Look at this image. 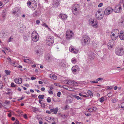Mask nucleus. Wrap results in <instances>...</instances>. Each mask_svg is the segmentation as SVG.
<instances>
[{"instance_id": "nucleus-29", "label": "nucleus", "mask_w": 124, "mask_h": 124, "mask_svg": "<svg viewBox=\"0 0 124 124\" xmlns=\"http://www.w3.org/2000/svg\"><path fill=\"white\" fill-rule=\"evenodd\" d=\"M10 90L9 89H7V91H8L7 93H6L8 95H11L12 94V92H9V91Z\"/></svg>"}, {"instance_id": "nucleus-9", "label": "nucleus", "mask_w": 124, "mask_h": 124, "mask_svg": "<svg viewBox=\"0 0 124 124\" xmlns=\"http://www.w3.org/2000/svg\"><path fill=\"white\" fill-rule=\"evenodd\" d=\"M101 12L100 10H98L95 14L96 17L98 20H101L103 17V15L101 14Z\"/></svg>"}, {"instance_id": "nucleus-63", "label": "nucleus", "mask_w": 124, "mask_h": 124, "mask_svg": "<svg viewBox=\"0 0 124 124\" xmlns=\"http://www.w3.org/2000/svg\"><path fill=\"white\" fill-rule=\"evenodd\" d=\"M7 10L5 9L2 12V13H7Z\"/></svg>"}, {"instance_id": "nucleus-18", "label": "nucleus", "mask_w": 124, "mask_h": 124, "mask_svg": "<svg viewBox=\"0 0 124 124\" xmlns=\"http://www.w3.org/2000/svg\"><path fill=\"white\" fill-rule=\"evenodd\" d=\"M60 1L58 0H54L53 1V5H55L56 6H58L59 4V2Z\"/></svg>"}, {"instance_id": "nucleus-44", "label": "nucleus", "mask_w": 124, "mask_h": 124, "mask_svg": "<svg viewBox=\"0 0 124 124\" xmlns=\"http://www.w3.org/2000/svg\"><path fill=\"white\" fill-rule=\"evenodd\" d=\"M42 25L45 26L46 27L48 28V26L44 23H42Z\"/></svg>"}, {"instance_id": "nucleus-5", "label": "nucleus", "mask_w": 124, "mask_h": 124, "mask_svg": "<svg viewBox=\"0 0 124 124\" xmlns=\"http://www.w3.org/2000/svg\"><path fill=\"white\" fill-rule=\"evenodd\" d=\"M115 42L113 40H110L108 44V48L110 50H112L113 49V47L114 46Z\"/></svg>"}, {"instance_id": "nucleus-36", "label": "nucleus", "mask_w": 124, "mask_h": 124, "mask_svg": "<svg viewBox=\"0 0 124 124\" xmlns=\"http://www.w3.org/2000/svg\"><path fill=\"white\" fill-rule=\"evenodd\" d=\"M78 83L76 82L73 80V84L75 86H78Z\"/></svg>"}, {"instance_id": "nucleus-22", "label": "nucleus", "mask_w": 124, "mask_h": 124, "mask_svg": "<svg viewBox=\"0 0 124 124\" xmlns=\"http://www.w3.org/2000/svg\"><path fill=\"white\" fill-rule=\"evenodd\" d=\"M78 66H73L71 69L72 71L73 72H76L77 71L76 68Z\"/></svg>"}, {"instance_id": "nucleus-62", "label": "nucleus", "mask_w": 124, "mask_h": 124, "mask_svg": "<svg viewBox=\"0 0 124 124\" xmlns=\"http://www.w3.org/2000/svg\"><path fill=\"white\" fill-rule=\"evenodd\" d=\"M62 87L63 88H65L67 90L68 89V88L67 87L66 85H63L62 86Z\"/></svg>"}, {"instance_id": "nucleus-51", "label": "nucleus", "mask_w": 124, "mask_h": 124, "mask_svg": "<svg viewBox=\"0 0 124 124\" xmlns=\"http://www.w3.org/2000/svg\"><path fill=\"white\" fill-rule=\"evenodd\" d=\"M96 80L97 81H98L101 80H103V79L102 78H98Z\"/></svg>"}, {"instance_id": "nucleus-41", "label": "nucleus", "mask_w": 124, "mask_h": 124, "mask_svg": "<svg viewBox=\"0 0 124 124\" xmlns=\"http://www.w3.org/2000/svg\"><path fill=\"white\" fill-rule=\"evenodd\" d=\"M112 102L113 103H115L116 102L117 100L116 99L114 98L112 99L111 100Z\"/></svg>"}, {"instance_id": "nucleus-3", "label": "nucleus", "mask_w": 124, "mask_h": 124, "mask_svg": "<svg viewBox=\"0 0 124 124\" xmlns=\"http://www.w3.org/2000/svg\"><path fill=\"white\" fill-rule=\"evenodd\" d=\"M115 53L116 54L122 56L124 54V51L122 47H117L116 48Z\"/></svg>"}, {"instance_id": "nucleus-1", "label": "nucleus", "mask_w": 124, "mask_h": 124, "mask_svg": "<svg viewBox=\"0 0 124 124\" xmlns=\"http://www.w3.org/2000/svg\"><path fill=\"white\" fill-rule=\"evenodd\" d=\"M90 38L86 35H84L81 39L82 45L84 46L87 45L90 43Z\"/></svg>"}, {"instance_id": "nucleus-49", "label": "nucleus", "mask_w": 124, "mask_h": 124, "mask_svg": "<svg viewBox=\"0 0 124 124\" xmlns=\"http://www.w3.org/2000/svg\"><path fill=\"white\" fill-rule=\"evenodd\" d=\"M103 5V3H100L98 5V7L99 8L101 7Z\"/></svg>"}, {"instance_id": "nucleus-19", "label": "nucleus", "mask_w": 124, "mask_h": 124, "mask_svg": "<svg viewBox=\"0 0 124 124\" xmlns=\"http://www.w3.org/2000/svg\"><path fill=\"white\" fill-rule=\"evenodd\" d=\"M119 38L120 39L122 40H124V35L123 33L120 32Z\"/></svg>"}, {"instance_id": "nucleus-60", "label": "nucleus", "mask_w": 124, "mask_h": 124, "mask_svg": "<svg viewBox=\"0 0 124 124\" xmlns=\"http://www.w3.org/2000/svg\"><path fill=\"white\" fill-rule=\"evenodd\" d=\"M112 87L110 86H108L107 87V88L106 89H112Z\"/></svg>"}, {"instance_id": "nucleus-28", "label": "nucleus", "mask_w": 124, "mask_h": 124, "mask_svg": "<svg viewBox=\"0 0 124 124\" xmlns=\"http://www.w3.org/2000/svg\"><path fill=\"white\" fill-rule=\"evenodd\" d=\"M73 97L77 98V100H81L82 99V98L79 97L78 96L76 95H74Z\"/></svg>"}, {"instance_id": "nucleus-47", "label": "nucleus", "mask_w": 124, "mask_h": 124, "mask_svg": "<svg viewBox=\"0 0 124 124\" xmlns=\"http://www.w3.org/2000/svg\"><path fill=\"white\" fill-rule=\"evenodd\" d=\"M112 34V35H111V38L114 39V37H115V34L114 32Z\"/></svg>"}, {"instance_id": "nucleus-56", "label": "nucleus", "mask_w": 124, "mask_h": 124, "mask_svg": "<svg viewBox=\"0 0 124 124\" xmlns=\"http://www.w3.org/2000/svg\"><path fill=\"white\" fill-rule=\"evenodd\" d=\"M23 61H24V62H25L28 63H30V62L29 61H27V59H24Z\"/></svg>"}, {"instance_id": "nucleus-59", "label": "nucleus", "mask_w": 124, "mask_h": 124, "mask_svg": "<svg viewBox=\"0 0 124 124\" xmlns=\"http://www.w3.org/2000/svg\"><path fill=\"white\" fill-rule=\"evenodd\" d=\"M37 96V95L36 94H32V97L34 98H36Z\"/></svg>"}, {"instance_id": "nucleus-31", "label": "nucleus", "mask_w": 124, "mask_h": 124, "mask_svg": "<svg viewBox=\"0 0 124 124\" xmlns=\"http://www.w3.org/2000/svg\"><path fill=\"white\" fill-rule=\"evenodd\" d=\"M69 49L70 51L72 52H73L75 49L74 48H72L71 47H70L69 48Z\"/></svg>"}, {"instance_id": "nucleus-14", "label": "nucleus", "mask_w": 124, "mask_h": 124, "mask_svg": "<svg viewBox=\"0 0 124 124\" xmlns=\"http://www.w3.org/2000/svg\"><path fill=\"white\" fill-rule=\"evenodd\" d=\"M59 17L63 20H65L67 18V15L63 14H61Z\"/></svg>"}, {"instance_id": "nucleus-57", "label": "nucleus", "mask_w": 124, "mask_h": 124, "mask_svg": "<svg viewBox=\"0 0 124 124\" xmlns=\"http://www.w3.org/2000/svg\"><path fill=\"white\" fill-rule=\"evenodd\" d=\"M31 78L32 80H35L36 79V78L35 77H31Z\"/></svg>"}, {"instance_id": "nucleus-54", "label": "nucleus", "mask_w": 124, "mask_h": 124, "mask_svg": "<svg viewBox=\"0 0 124 124\" xmlns=\"http://www.w3.org/2000/svg\"><path fill=\"white\" fill-rule=\"evenodd\" d=\"M48 93L50 94H53V91L51 90H49L48 91Z\"/></svg>"}, {"instance_id": "nucleus-12", "label": "nucleus", "mask_w": 124, "mask_h": 124, "mask_svg": "<svg viewBox=\"0 0 124 124\" xmlns=\"http://www.w3.org/2000/svg\"><path fill=\"white\" fill-rule=\"evenodd\" d=\"M99 44L98 42L95 40H93L92 43V46L94 48H96L99 46Z\"/></svg>"}, {"instance_id": "nucleus-64", "label": "nucleus", "mask_w": 124, "mask_h": 124, "mask_svg": "<svg viewBox=\"0 0 124 124\" xmlns=\"http://www.w3.org/2000/svg\"><path fill=\"white\" fill-rule=\"evenodd\" d=\"M41 106L43 107H44L45 106V104L44 103H42V104H41Z\"/></svg>"}, {"instance_id": "nucleus-45", "label": "nucleus", "mask_w": 124, "mask_h": 124, "mask_svg": "<svg viewBox=\"0 0 124 124\" xmlns=\"http://www.w3.org/2000/svg\"><path fill=\"white\" fill-rule=\"evenodd\" d=\"M19 80H18L19 81V84H20L22 82V79L21 78H18Z\"/></svg>"}, {"instance_id": "nucleus-24", "label": "nucleus", "mask_w": 124, "mask_h": 124, "mask_svg": "<svg viewBox=\"0 0 124 124\" xmlns=\"http://www.w3.org/2000/svg\"><path fill=\"white\" fill-rule=\"evenodd\" d=\"M94 54L93 52H91V55L89 54V57L90 59H93L94 57Z\"/></svg>"}, {"instance_id": "nucleus-30", "label": "nucleus", "mask_w": 124, "mask_h": 124, "mask_svg": "<svg viewBox=\"0 0 124 124\" xmlns=\"http://www.w3.org/2000/svg\"><path fill=\"white\" fill-rule=\"evenodd\" d=\"M47 58L48 61H50L51 60V56L50 55H49L47 56Z\"/></svg>"}, {"instance_id": "nucleus-43", "label": "nucleus", "mask_w": 124, "mask_h": 124, "mask_svg": "<svg viewBox=\"0 0 124 124\" xmlns=\"http://www.w3.org/2000/svg\"><path fill=\"white\" fill-rule=\"evenodd\" d=\"M31 4V2L30 1H28L27 3V5L28 7H29Z\"/></svg>"}, {"instance_id": "nucleus-2", "label": "nucleus", "mask_w": 124, "mask_h": 124, "mask_svg": "<svg viewBox=\"0 0 124 124\" xmlns=\"http://www.w3.org/2000/svg\"><path fill=\"white\" fill-rule=\"evenodd\" d=\"M31 39L34 42H36L39 39V36L37 32L35 31H33L31 35Z\"/></svg>"}, {"instance_id": "nucleus-17", "label": "nucleus", "mask_w": 124, "mask_h": 124, "mask_svg": "<svg viewBox=\"0 0 124 124\" xmlns=\"http://www.w3.org/2000/svg\"><path fill=\"white\" fill-rule=\"evenodd\" d=\"M65 82H66V84L69 85H71L73 84V80H66L65 81Z\"/></svg>"}, {"instance_id": "nucleus-58", "label": "nucleus", "mask_w": 124, "mask_h": 124, "mask_svg": "<svg viewBox=\"0 0 124 124\" xmlns=\"http://www.w3.org/2000/svg\"><path fill=\"white\" fill-rule=\"evenodd\" d=\"M88 110H89V111L90 112H92L93 111V109L91 108L88 109Z\"/></svg>"}, {"instance_id": "nucleus-20", "label": "nucleus", "mask_w": 124, "mask_h": 124, "mask_svg": "<svg viewBox=\"0 0 124 124\" xmlns=\"http://www.w3.org/2000/svg\"><path fill=\"white\" fill-rule=\"evenodd\" d=\"M58 108H55V109L53 108L52 109H51L50 110L52 112H54V113L56 114L57 113L58 111Z\"/></svg>"}, {"instance_id": "nucleus-21", "label": "nucleus", "mask_w": 124, "mask_h": 124, "mask_svg": "<svg viewBox=\"0 0 124 124\" xmlns=\"http://www.w3.org/2000/svg\"><path fill=\"white\" fill-rule=\"evenodd\" d=\"M36 53L38 54H43V49L42 48L36 51Z\"/></svg>"}, {"instance_id": "nucleus-32", "label": "nucleus", "mask_w": 124, "mask_h": 124, "mask_svg": "<svg viewBox=\"0 0 124 124\" xmlns=\"http://www.w3.org/2000/svg\"><path fill=\"white\" fill-rule=\"evenodd\" d=\"M5 72L7 75H10L11 72L10 71L7 70H5Z\"/></svg>"}, {"instance_id": "nucleus-39", "label": "nucleus", "mask_w": 124, "mask_h": 124, "mask_svg": "<svg viewBox=\"0 0 124 124\" xmlns=\"http://www.w3.org/2000/svg\"><path fill=\"white\" fill-rule=\"evenodd\" d=\"M78 51H79L78 50L75 49L73 53L75 54H77L78 53Z\"/></svg>"}, {"instance_id": "nucleus-35", "label": "nucleus", "mask_w": 124, "mask_h": 124, "mask_svg": "<svg viewBox=\"0 0 124 124\" xmlns=\"http://www.w3.org/2000/svg\"><path fill=\"white\" fill-rule=\"evenodd\" d=\"M3 87V83L2 81L0 82V88L2 89Z\"/></svg>"}, {"instance_id": "nucleus-27", "label": "nucleus", "mask_w": 124, "mask_h": 124, "mask_svg": "<svg viewBox=\"0 0 124 124\" xmlns=\"http://www.w3.org/2000/svg\"><path fill=\"white\" fill-rule=\"evenodd\" d=\"M71 62L73 63H75L77 62V61L75 58H73L71 59Z\"/></svg>"}, {"instance_id": "nucleus-16", "label": "nucleus", "mask_w": 124, "mask_h": 124, "mask_svg": "<svg viewBox=\"0 0 124 124\" xmlns=\"http://www.w3.org/2000/svg\"><path fill=\"white\" fill-rule=\"evenodd\" d=\"M50 77L51 78L54 80H56L57 78V76L53 74L50 75Z\"/></svg>"}, {"instance_id": "nucleus-7", "label": "nucleus", "mask_w": 124, "mask_h": 124, "mask_svg": "<svg viewBox=\"0 0 124 124\" xmlns=\"http://www.w3.org/2000/svg\"><path fill=\"white\" fill-rule=\"evenodd\" d=\"M46 42L47 44L50 46L53 44L54 42V40L51 36H49L47 38Z\"/></svg>"}, {"instance_id": "nucleus-23", "label": "nucleus", "mask_w": 124, "mask_h": 124, "mask_svg": "<svg viewBox=\"0 0 124 124\" xmlns=\"http://www.w3.org/2000/svg\"><path fill=\"white\" fill-rule=\"evenodd\" d=\"M80 6L79 5L77 4H75L73 6V7L72 8H76L77 9H80Z\"/></svg>"}, {"instance_id": "nucleus-48", "label": "nucleus", "mask_w": 124, "mask_h": 124, "mask_svg": "<svg viewBox=\"0 0 124 124\" xmlns=\"http://www.w3.org/2000/svg\"><path fill=\"white\" fill-rule=\"evenodd\" d=\"M38 110V109L37 108H34L33 109V111L34 112H36V111H37Z\"/></svg>"}, {"instance_id": "nucleus-52", "label": "nucleus", "mask_w": 124, "mask_h": 124, "mask_svg": "<svg viewBox=\"0 0 124 124\" xmlns=\"http://www.w3.org/2000/svg\"><path fill=\"white\" fill-rule=\"evenodd\" d=\"M90 82H91V83H97L98 82V81H97V80L96 81H91Z\"/></svg>"}, {"instance_id": "nucleus-61", "label": "nucleus", "mask_w": 124, "mask_h": 124, "mask_svg": "<svg viewBox=\"0 0 124 124\" xmlns=\"http://www.w3.org/2000/svg\"><path fill=\"white\" fill-rule=\"evenodd\" d=\"M19 121L18 120H16L14 123V124H18Z\"/></svg>"}, {"instance_id": "nucleus-50", "label": "nucleus", "mask_w": 124, "mask_h": 124, "mask_svg": "<svg viewBox=\"0 0 124 124\" xmlns=\"http://www.w3.org/2000/svg\"><path fill=\"white\" fill-rule=\"evenodd\" d=\"M112 94V93L111 92H109L108 94H107L108 96V97H110L111 94Z\"/></svg>"}, {"instance_id": "nucleus-40", "label": "nucleus", "mask_w": 124, "mask_h": 124, "mask_svg": "<svg viewBox=\"0 0 124 124\" xmlns=\"http://www.w3.org/2000/svg\"><path fill=\"white\" fill-rule=\"evenodd\" d=\"M104 98L103 97L101 98L100 100V101L101 102H102L104 100Z\"/></svg>"}, {"instance_id": "nucleus-10", "label": "nucleus", "mask_w": 124, "mask_h": 124, "mask_svg": "<svg viewBox=\"0 0 124 124\" xmlns=\"http://www.w3.org/2000/svg\"><path fill=\"white\" fill-rule=\"evenodd\" d=\"M121 7L120 4L117 6L114 9V11L116 13H120L121 11Z\"/></svg>"}, {"instance_id": "nucleus-55", "label": "nucleus", "mask_w": 124, "mask_h": 124, "mask_svg": "<svg viewBox=\"0 0 124 124\" xmlns=\"http://www.w3.org/2000/svg\"><path fill=\"white\" fill-rule=\"evenodd\" d=\"M93 111H95L97 110V108L96 107H93Z\"/></svg>"}, {"instance_id": "nucleus-53", "label": "nucleus", "mask_w": 124, "mask_h": 124, "mask_svg": "<svg viewBox=\"0 0 124 124\" xmlns=\"http://www.w3.org/2000/svg\"><path fill=\"white\" fill-rule=\"evenodd\" d=\"M11 86L12 87H15L16 86L15 85L14 83H11Z\"/></svg>"}, {"instance_id": "nucleus-26", "label": "nucleus", "mask_w": 124, "mask_h": 124, "mask_svg": "<svg viewBox=\"0 0 124 124\" xmlns=\"http://www.w3.org/2000/svg\"><path fill=\"white\" fill-rule=\"evenodd\" d=\"M118 105L119 106V107L120 108H122L124 109V102L122 103L120 105Z\"/></svg>"}, {"instance_id": "nucleus-38", "label": "nucleus", "mask_w": 124, "mask_h": 124, "mask_svg": "<svg viewBox=\"0 0 124 124\" xmlns=\"http://www.w3.org/2000/svg\"><path fill=\"white\" fill-rule=\"evenodd\" d=\"M19 80L18 79V78H16L15 79V81L16 83L17 84H19V81L18 80Z\"/></svg>"}, {"instance_id": "nucleus-13", "label": "nucleus", "mask_w": 124, "mask_h": 124, "mask_svg": "<svg viewBox=\"0 0 124 124\" xmlns=\"http://www.w3.org/2000/svg\"><path fill=\"white\" fill-rule=\"evenodd\" d=\"M80 9L74 8H72V11L74 15H77L79 13Z\"/></svg>"}, {"instance_id": "nucleus-4", "label": "nucleus", "mask_w": 124, "mask_h": 124, "mask_svg": "<svg viewBox=\"0 0 124 124\" xmlns=\"http://www.w3.org/2000/svg\"><path fill=\"white\" fill-rule=\"evenodd\" d=\"M89 23L93 27L96 28L97 27L98 22L97 20L93 19L90 18L89 20Z\"/></svg>"}, {"instance_id": "nucleus-15", "label": "nucleus", "mask_w": 124, "mask_h": 124, "mask_svg": "<svg viewBox=\"0 0 124 124\" xmlns=\"http://www.w3.org/2000/svg\"><path fill=\"white\" fill-rule=\"evenodd\" d=\"M73 101L72 98L70 96L67 97L66 101L68 103H70L72 102Z\"/></svg>"}, {"instance_id": "nucleus-25", "label": "nucleus", "mask_w": 124, "mask_h": 124, "mask_svg": "<svg viewBox=\"0 0 124 124\" xmlns=\"http://www.w3.org/2000/svg\"><path fill=\"white\" fill-rule=\"evenodd\" d=\"M19 13L18 12V11H14L13 12V13L17 17L18 16Z\"/></svg>"}, {"instance_id": "nucleus-42", "label": "nucleus", "mask_w": 124, "mask_h": 124, "mask_svg": "<svg viewBox=\"0 0 124 124\" xmlns=\"http://www.w3.org/2000/svg\"><path fill=\"white\" fill-rule=\"evenodd\" d=\"M69 107L67 105H66L65 107V110H66L69 109Z\"/></svg>"}, {"instance_id": "nucleus-6", "label": "nucleus", "mask_w": 124, "mask_h": 124, "mask_svg": "<svg viewBox=\"0 0 124 124\" xmlns=\"http://www.w3.org/2000/svg\"><path fill=\"white\" fill-rule=\"evenodd\" d=\"M74 36V34L72 31L69 30L67 31L66 34V37L68 39H70Z\"/></svg>"}, {"instance_id": "nucleus-11", "label": "nucleus", "mask_w": 124, "mask_h": 124, "mask_svg": "<svg viewBox=\"0 0 124 124\" xmlns=\"http://www.w3.org/2000/svg\"><path fill=\"white\" fill-rule=\"evenodd\" d=\"M114 32L115 34V36L114 38V39L115 40L119 36V30L117 29L114 30L112 32V33Z\"/></svg>"}, {"instance_id": "nucleus-33", "label": "nucleus", "mask_w": 124, "mask_h": 124, "mask_svg": "<svg viewBox=\"0 0 124 124\" xmlns=\"http://www.w3.org/2000/svg\"><path fill=\"white\" fill-rule=\"evenodd\" d=\"M87 93L89 95H90L91 96H92L93 95V94L92 92L90 90H89L88 91Z\"/></svg>"}, {"instance_id": "nucleus-34", "label": "nucleus", "mask_w": 124, "mask_h": 124, "mask_svg": "<svg viewBox=\"0 0 124 124\" xmlns=\"http://www.w3.org/2000/svg\"><path fill=\"white\" fill-rule=\"evenodd\" d=\"M44 97V96L43 95H39L38 96V98L39 99H43Z\"/></svg>"}, {"instance_id": "nucleus-37", "label": "nucleus", "mask_w": 124, "mask_h": 124, "mask_svg": "<svg viewBox=\"0 0 124 124\" xmlns=\"http://www.w3.org/2000/svg\"><path fill=\"white\" fill-rule=\"evenodd\" d=\"M46 100L48 102L50 103L51 101V99L50 97H48L47 98Z\"/></svg>"}, {"instance_id": "nucleus-8", "label": "nucleus", "mask_w": 124, "mask_h": 124, "mask_svg": "<svg viewBox=\"0 0 124 124\" xmlns=\"http://www.w3.org/2000/svg\"><path fill=\"white\" fill-rule=\"evenodd\" d=\"M113 11V9L110 7H108L105 9L104 13L106 15H108L111 13Z\"/></svg>"}, {"instance_id": "nucleus-46", "label": "nucleus", "mask_w": 124, "mask_h": 124, "mask_svg": "<svg viewBox=\"0 0 124 124\" xmlns=\"http://www.w3.org/2000/svg\"><path fill=\"white\" fill-rule=\"evenodd\" d=\"M61 94V93L60 92H59L57 93V96L58 97H60V95Z\"/></svg>"}]
</instances>
